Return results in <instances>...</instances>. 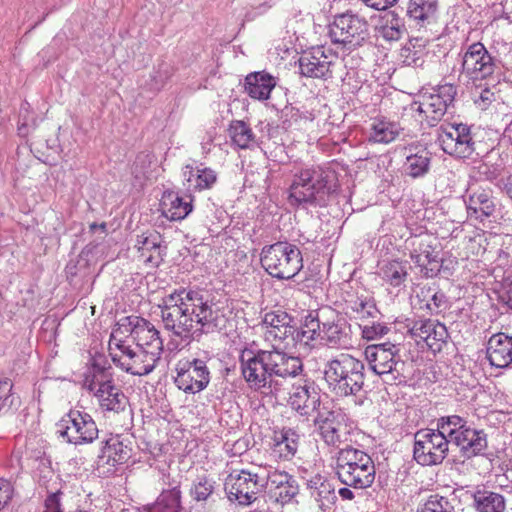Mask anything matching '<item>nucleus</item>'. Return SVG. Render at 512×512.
<instances>
[{"label": "nucleus", "instance_id": "1", "mask_svg": "<svg viewBox=\"0 0 512 512\" xmlns=\"http://www.w3.org/2000/svg\"><path fill=\"white\" fill-rule=\"evenodd\" d=\"M158 308L164 329L188 343L223 327V315L198 290L174 289L161 298Z\"/></svg>", "mask_w": 512, "mask_h": 512}, {"label": "nucleus", "instance_id": "2", "mask_svg": "<svg viewBox=\"0 0 512 512\" xmlns=\"http://www.w3.org/2000/svg\"><path fill=\"white\" fill-rule=\"evenodd\" d=\"M248 386L263 394H277L287 380L304 376L302 360L273 346L272 350H245L240 356Z\"/></svg>", "mask_w": 512, "mask_h": 512}, {"label": "nucleus", "instance_id": "3", "mask_svg": "<svg viewBox=\"0 0 512 512\" xmlns=\"http://www.w3.org/2000/svg\"><path fill=\"white\" fill-rule=\"evenodd\" d=\"M335 190L329 174L321 167L304 168L294 174L288 199L293 206L325 207Z\"/></svg>", "mask_w": 512, "mask_h": 512}, {"label": "nucleus", "instance_id": "4", "mask_svg": "<svg viewBox=\"0 0 512 512\" xmlns=\"http://www.w3.org/2000/svg\"><path fill=\"white\" fill-rule=\"evenodd\" d=\"M329 388L338 396H356L365 383V365L360 359L346 353L329 360L324 369Z\"/></svg>", "mask_w": 512, "mask_h": 512}, {"label": "nucleus", "instance_id": "5", "mask_svg": "<svg viewBox=\"0 0 512 512\" xmlns=\"http://www.w3.org/2000/svg\"><path fill=\"white\" fill-rule=\"evenodd\" d=\"M335 473L338 480L354 489H366L375 480V464L371 456L354 446L341 448L335 456Z\"/></svg>", "mask_w": 512, "mask_h": 512}, {"label": "nucleus", "instance_id": "6", "mask_svg": "<svg viewBox=\"0 0 512 512\" xmlns=\"http://www.w3.org/2000/svg\"><path fill=\"white\" fill-rule=\"evenodd\" d=\"M121 328H114L109 339V351L112 362L122 371L134 376L150 374L160 360L141 348L127 344L120 336Z\"/></svg>", "mask_w": 512, "mask_h": 512}, {"label": "nucleus", "instance_id": "7", "mask_svg": "<svg viewBox=\"0 0 512 512\" xmlns=\"http://www.w3.org/2000/svg\"><path fill=\"white\" fill-rule=\"evenodd\" d=\"M400 349L391 342L369 345L365 357L370 369L380 376L384 383L393 385L405 382L408 365L399 354Z\"/></svg>", "mask_w": 512, "mask_h": 512}, {"label": "nucleus", "instance_id": "8", "mask_svg": "<svg viewBox=\"0 0 512 512\" xmlns=\"http://www.w3.org/2000/svg\"><path fill=\"white\" fill-rule=\"evenodd\" d=\"M260 262L273 278L289 280L303 268L300 249L287 241H278L262 248Z\"/></svg>", "mask_w": 512, "mask_h": 512}, {"label": "nucleus", "instance_id": "9", "mask_svg": "<svg viewBox=\"0 0 512 512\" xmlns=\"http://www.w3.org/2000/svg\"><path fill=\"white\" fill-rule=\"evenodd\" d=\"M314 425L321 440L329 447L339 451L343 447L353 446L360 432L349 423L340 410L322 408L315 416Z\"/></svg>", "mask_w": 512, "mask_h": 512}, {"label": "nucleus", "instance_id": "10", "mask_svg": "<svg viewBox=\"0 0 512 512\" xmlns=\"http://www.w3.org/2000/svg\"><path fill=\"white\" fill-rule=\"evenodd\" d=\"M267 476L268 468L263 466H252L241 469L237 474H230L225 482L228 499L242 506L251 505L266 490L269 483Z\"/></svg>", "mask_w": 512, "mask_h": 512}, {"label": "nucleus", "instance_id": "11", "mask_svg": "<svg viewBox=\"0 0 512 512\" xmlns=\"http://www.w3.org/2000/svg\"><path fill=\"white\" fill-rule=\"evenodd\" d=\"M462 73L470 80H485L496 74H501L502 60L482 44L475 42L468 46L462 57Z\"/></svg>", "mask_w": 512, "mask_h": 512}, {"label": "nucleus", "instance_id": "12", "mask_svg": "<svg viewBox=\"0 0 512 512\" xmlns=\"http://www.w3.org/2000/svg\"><path fill=\"white\" fill-rule=\"evenodd\" d=\"M413 457L422 466L441 464L448 455L449 440L443 431L422 429L414 436Z\"/></svg>", "mask_w": 512, "mask_h": 512}, {"label": "nucleus", "instance_id": "13", "mask_svg": "<svg viewBox=\"0 0 512 512\" xmlns=\"http://www.w3.org/2000/svg\"><path fill=\"white\" fill-rule=\"evenodd\" d=\"M456 87L452 84L439 86L433 93H423L418 100L410 104V110L423 116L429 127L436 126L445 115L456 96Z\"/></svg>", "mask_w": 512, "mask_h": 512}, {"label": "nucleus", "instance_id": "14", "mask_svg": "<svg viewBox=\"0 0 512 512\" xmlns=\"http://www.w3.org/2000/svg\"><path fill=\"white\" fill-rule=\"evenodd\" d=\"M114 328H121L120 336L129 334L135 341V346L161 358L163 340L160 331L148 320L138 316H127L120 319Z\"/></svg>", "mask_w": 512, "mask_h": 512}, {"label": "nucleus", "instance_id": "15", "mask_svg": "<svg viewBox=\"0 0 512 512\" xmlns=\"http://www.w3.org/2000/svg\"><path fill=\"white\" fill-rule=\"evenodd\" d=\"M329 37L335 44H343L349 49H354L368 39V22L365 18L351 12L337 15L329 25Z\"/></svg>", "mask_w": 512, "mask_h": 512}, {"label": "nucleus", "instance_id": "16", "mask_svg": "<svg viewBox=\"0 0 512 512\" xmlns=\"http://www.w3.org/2000/svg\"><path fill=\"white\" fill-rule=\"evenodd\" d=\"M56 426L59 436L76 446L90 444L98 438V427L87 412L71 409Z\"/></svg>", "mask_w": 512, "mask_h": 512}, {"label": "nucleus", "instance_id": "17", "mask_svg": "<svg viewBox=\"0 0 512 512\" xmlns=\"http://www.w3.org/2000/svg\"><path fill=\"white\" fill-rule=\"evenodd\" d=\"M444 153L459 159L470 158L475 151L471 128L463 123H443L437 130Z\"/></svg>", "mask_w": 512, "mask_h": 512}, {"label": "nucleus", "instance_id": "18", "mask_svg": "<svg viewBox=\"0 0 512 512\" xmlns=\"http://www.w3.org/2000/svg\"><path fill=\"white\" fill-rule=\"evenodd\" d=\"M174 383L186 394H196L207 388L211 375L207 362L199 358H183L175 365Z\"/></svg>", "mask_w": 512, "mask_h": 512}, {"label": "nucleus", "instance_id": "19", "mask_svg": "<svg viewBox=\"0 0 512 512\" xmlns=\"http://www.w3.org/2000/svg\"><path fill=\"white\" fill-rule=\"evenodd\" d=\"M320 323L322 324L321 341L327 346L344 348L350 344L351 325L341 313L329 306L322 307Z\"/></svg>", "mask_w": 512, "mask_h": 512}, {"label": "nucleus", "instance_id": "20", "mask_svg": "<svg viewBox=\"0 0 512 512\" xmlns=\"http://www.w3.org/2000/svg\"><path fill=\"white\" fill-rule=\"evenodd\" d=\"M467 216L470 219L483 222L494 216L496 212L495 198L490 188L469 184L463 196Z\"/></svg>", "mask_w": 512, "mask_h": 512}, {"label": "nucleus", "instance_id": "21", "mask_svg": "<svg viewBox=\"0 0 512 512\" xmlns=\"http://www.w3.org/2000/svg\"><path fill=\"white\" fill-rule=\"evenodd\" d=\"M335 64L336 57L327 55L323 47L313 48L303 53L298 59L300 74L307 78L331 79Z\"/></svg>", "mask_w": 512, "mask_h": 512}, {"label": "nucleus", "instance_id": "22", "mask_svg": "<svg viewBox=\"0 0 512 512\" xmlns=\"http://www.w3.org/2000/svg\"><path fill=\"white\" fill-rule=\"evenodd\" d=\"M321 396L313 381L301 378L297 384L292 385L289 396V405L301 416H311L320 411Z\"/></svg>", "mask_w": 512, "mask_h": 512}, {"label": "nucleus", "instance_id": "23", "mask_svg": "<svg viewBox=\"0 0 512 512\" xmlns=\"http://www.w3.org/2000/svg\"><path fill=\"white\" fill-rule=\"evenodd\" d=\"M131 456V448L120 439V436H112L104 442L100 454L97 457V471L101 475H109L116 471L118 465H122Z\"/></svg>", "mask_w": 512, "mask_h": 512}, {"label": "nucleus", "instance_id": "24", "mask_svg": "<svg viewBox=\"0 0 512 512\" xmlns=\"http://www.w3.org/2000/svg\"><path fill=\"white\" fill-rule=\"evenodd\" d=\"M410 258L426 278L437 276L441 268V259L429 237L416 238L412 241Z\"/></svg>", "mask_w": 512, "mask_h": 512}, {"label": "nucleus", "instance_id": "25", "mask_svg": "<svg viewBox=\"0 0 512 512\" xmlns=\"http://www.w3.org/2000/svg\"><path fill=\"white\" fill-rule=\"evenodd\" d=\"M410 332L414 337L424 340L434 353L440 352L449 338L446 326L432 319L414 321Z\"/></svg>", "mask_w": 512, "mask_h": 512}, {"label": "nucleus", "instance_id": "26", "mask_svg": "<svg viewBox=\"0 0 512 512\" xmlns=\"http://www.w3.org/2000/svg\"><path fill=\"white\" fill-rule=\"evenodd\" d=\"M163 242V237L158 231L147 230L137 235L134 247L145 264L158 267L166 254V246H162Z\"/></svg>", "mask_w": 512, "mask_h": 512}, {"label": "nucleus", "instance_id": "27", "mask_svg": "<svg viewBox=\"0 0 512 512\" xmlns=\"http://www.w3.org/2000/svg\"><path fill=\"white\" fill-rule=\"evenodd\" d=\"M269 483L267 490L271 498L276 502L286 504L299 493V485L294 476L284 471L268 468Z\"/></svg>", "mask_w": 512, "mask_h": 512}, {"label": "nucleus", "instance_id": "28", "mask_svg": "<svg viewBox=\"0 0 512 512\" xmlns=\"http://www.w3.org/2000/svg\"><path fill=\"white\" fill-rule=\"evenodd\" d=\"M449 438L459 447L461 455L467 459L481 455L487 448V434L483 430L468 427L459 432H449Z\"/></svg>", "mask_w": 512, "mask_h": 512}, {"label": "nucleus", "instance_id": "29", "mask_svg": "<svg viewBox=\"0 0 512 512\" xmlns=\"http://www.w3.org/2000/svg\"><path fill=\"white\" fill-rule=\"evenodd\" d=\"M263 325L266 326L265 338L283 341L295 331L294 318L281 309L270 311L264 315Z\"/></svg>", "mask_w": 512, "mask_h": 512}, {"label": "nucleus", "instance_id": "30", "mask_svg": "<svg viewBox=\"0 0 512 512\" xmlns=\"http://www.w3.org/2000/svg\"><path fill=\"white\" fill-rule=\"evenodd\" d=\"M163 482L168 488L163 489L156 502L149 506L146 512H181L182 492L180 483L170 476H165Z\"/></svg>", "mask_w": 512, "mask_h": 512}, {"label": "nucleus", "instance_id": "31", "mask_svg": "<svg viewBox=\"0 0 512 512\" xmlns=\"http://www.w3.org/2000/svg\"><path fill=\"white\" fill-rule=\"evenodd\" d=\"M487 357L492 366L506 368L512 363V336L497 333L487 344Z\"/></svg>", "mask_w": 512, "mask_h": 512}, {"label": "nucleus", "instance_id": "32", "mask_svg": "<svg viewBox=\"0 0 512 512\" xmlns=\"http://www.w3.org/2000/svg\"><path fill=\"white\" fill-rule=\"evenodd\" d=\"M276 85L277 78L266 71H257L245 77L244 90L252 99L265 101Z\"/></svg>", "mask_w": 512, "mask_h": 512}, {"label": "nucleus", "instance_id": "33", "mask_svg": "<svg viewBox=\"0 0 512 512\" xmlns=\"http://www.w3.org/2000/svg\"><path fill=\"white\" fill-rule=\"evenodd\" d=\"M406 150L408 153L403 165L405 174L414 179L424 177L430 170L431 152L422 146L410 147Z\"/></svg>", "mask_w": 512, "mask_h": 512}, {"label": "nucleus", "instance_id": "34", "mask_svg": "<svg viewBox=\"0 0 512 512\" xmlns=\"http://www.w3.org/2000/svg\"><path fill=\"white\" fill-rule=\"evenodd\" d=\"M97 398L99 408L104 413L119 414L129 406V399L116 384L106 387L105 390H97L94 395Z\"/></svg>", "mask_w": 512, "mask_h": 512}, {"label": "nucleus", "instance_id": "35", "mask_svg": "<svg viewBox=\"0 0 512 512\" xmlns=\"http://www.w3.org/2000/svg\"><path fill=\"white\" fill-rule=\"evenodd\" d=\"M409 263L406 260L384 259L378 263V275L392 287L403 285L408 276Z\"/></svg>", "mask_w": 512, "mask_h": 512}, {"label": "nucleus", "instance_id": "36", "mask_svg": "<svg viewBox=\"0 0 512 512\" xmlns=\"http://www.w3.org/2000/svg\"><path fill=\"white\" fill-rule=\"evenodd\" d=\"M273 441V452L281 459L291 460L297 453L300 435L295 429L283 427L274 432Z\"/></svg>", "mask_w": 512, "mask_h": 512}, {"label": "nucleus", "instance_id": "37", "mask_svg": "<svg viewBox=\"0 0 512 512\" xmlns=\"http://www.w3.org/2000/svg\"><path fill=\"white\" fill-rule=\"evenodd\" d=\"M473 508L476 512H505L506 499L497 492L485 488H477L472 493Z\"/></svg>", "mask_w": 512, "mask_h": 512}, {"label": "nucleus", "instance_id": "38", "mask_svg": "<svg viewBox=\"0 0 512 512\" xmlns=\"http://www.w3.org/2000/svg\"><path fill=\"white\" fill-rule=\"evenodd\" d=\"M162 215L171 221H179L186 218L192 211V199L186 200L173 192L164 195Z\"/></svg>", "mask_w": 512, "mask_h": 512}, {"label": "nucleus", "instance_id": "39", "mask_svg": "<svg viewBox=\"0 0 512 512\" xmlns=\"http://www.w3.org/2000/svg\"><path fill=\"white\" fill-rule=\"evenodd\" d=\"M215 485L216 482L212 478L206 475L198 476L190 486L189 496L197 506L205 508L215 502Z\"/></svg>", "mask_w": 512, "mask_h": 512}, {"label": "nucleus", "instance_id": "40", "mask_svg": "<svg viewBox=\"0 0 512 512\" xmlns=\"http://www.w3.org/2000/svg\"><path fill=\"white\" fill-rule=\"evenodd\" d=\"M398 123L385 118H375L371 124L369 141L374 143H390L400 134Z\"/></svg>", "mask_w": 512, "mask_h": 512}, {"label": "nucleus", "instance_id": "41", "mask_svg": "<svg viewBox=\"0 0 512 512\" xmlns=\"http://www.w3.org/2000/svg\"><path fill=\"white\" fill-rule=\"evenodd\" d=\"M437 7V0H409L406 14L417 25L423 26L435 18Z\"/></svg>", "mask_w": 512, "mask_h": 512}, {"label": "nucleus", "instance_id": "42", "mask_svg": "<svg viewBox=\"0 0 512 512\" xmlns=\"http://www.w3.org/2000/svg\"><path fill=\"white\" fill-rule=\"evenodd\" d=\"M184 177L189 183V188L195 190L210 189L217 181V174L211 168H197L194 173L193 167L187 165L184 171Z\"/></svg>", "mask_w": 512, "mask_h": 512}, {"label": "nucleus", "instance_id": "43", "mask_svg": "<svg viewBox=\"0 0 512 512\" xmlns=\"http://www.w3.org/2000/svg\"><path fill=\"white\" fill-rule=\"evenodd\" d=\"M229 137L240 149H248L256 143L251 127L242 120H233L228 128Z\"/></svg>", "mask_w": 512, "mask_h": 512}, {"label": "nucleus", "instance_id": "44", "mask_svg": "<svg viewBox=\"0 0 512 512\" xmlns=\"http://www.w3.org/2000/svg\"><path fill=\"white\" fill-rule=\"evenodd\" d=\"M174 67L171 63L161 60L153 67L149 81L146 85L154 93L160 92L174 74Z\"/></svg>", "mask_w": 512, "mask_h": 512}, {"label": "nucleus", "instance_id": "45", "mask_svg": "<svg viewBox=\"0 0 512 512\" xmlns=\"http://www.w3.org/2000/svg\"><path fill=\"white\" fill-rule=\"evenodd\" d=\"M321 308L309 311L305 316L301 326V336L308 341L320 340L322 334V324L320 323Z\"/></svg>", "mask_w": 512, "mask_h": 512}, {"label": "nucleus", "instance_id": "46", "mask_svg": "<svg viewBox=\"0 0 512 512\" xmlns=\"http://www.w3.org/2000/svg\"><path fill=\"white\" fill-rule=\"evenodd\" d=\"M417 512H456V510L452 500L439 493H434L418 505Z\"/></svg>", "mask_w": 512, "mask_h": 512}, {"label": "nucleus", "instance_id": "47", "mask_svg": "<svg viewBox=\"0 0 512 512\" xmlns=\"http://www.w3.org/2000/svg\"><path fill=\"white\" fill-rule=\"evenodd\" d=\"M113 374L112 372L107 373H98V374H86L84 379V385L89 392H92L94 395L97 390L103 389L106 387L114 385Z\"/></svg>", "mask_w": 512, "mask_h": 512}, {"label": "nucleus", "instance_id": "48", "mask_svg": "<svg viewBox=\"0 0 512 512\" xmlns=\"http://www.w3.org/2000/svg\"><path fill=\"white\" fill-rule=\"evenodd\" d=\"M466 424L467 421L458 415L441 417L437 421V430L443 431L444 436L449 437V432L451 430H453V432H459L463 429H467L469 426Z\"/></svg>", "mask_w": 512, "mask_h": 512}, {"label": "nucleus", "instance_id": "49", "mask_svg": "<svg viewBox=\"0 0 512 512\" xmlns=\"http://www.w3.org/2000/svg\"><path fill=\"white\" fill-rule=\"evenodd\" d=\"M351 309L362 319L375 318L379 314L375 303L370 300L357 299L352 302Z\"/></svg>", "mask_w": 512, "mask_h": 512}, {"label": "nucleus", "instance_id": "50", "mask_svg": "<svg viewBox=\"0 0 512 512\" xmlns=\"http://www.w3.org/2000/svg\"><path fill=\"white\" fill-rule=\"evenodd\" d=\"M362 337L368 341L375 340L379 337L386 335L389 331L388 326L379 322H372L371 324L360 325Z\"/></svg>", "mask_w": 512, "mask_h": 512}, {"label": "nucleus", "instance_id": "51", "mask_svg": "<svg viewBox=\"0 0 512 512\" xmlns=\"http://www.w3.org/2000/svg\"><path fill=\"white\" fill-rule=\"evenodd\" d=\"M311 497L318 503L320 509L325 510V501H329L330 499L335 498L334 487L326 479L323 482V485H320Z\"/></svg>", "mask_w": 512, "mask_h": 512}, {"label": "nucleus", "instance_id": "52", "mask_svg": "<svg viewBox=\"0 0 512 512\" xmlns=\"http://www.w3.org/2000/svg\"><path fill=\"white\" fill-rule=\"evenodd\" d=\"M429 303L425 304V308L430 314H438L447 308V298L443 292L433 288L432 296H430Z\"/></svg>", "mask_w": 512, "mask_h": 512}, {"label": "nucleus", "instance_id": "53", "mask_svg": "<svg viewBox=\"0 0 512 512\" xmlns=\"http://www.w3.org/2000/svg\"><path fill=\"white\" fill-rule=\"evenodd\" d=\"M12 382L8 378L0 379V412L9 409L13 404V396L10 395Z\"/></svg>", "mask_w": 512, "mask_h": 512}, {"label": "nucleus", "instance_id": "54", "mask_svg": "<svg viewBox=\"0 0 512 512\" xmlns=\"http://www.w3.org/2000/svg\"><path fill=\"white\" fill-rule=\"evenodd\" d=\"M404 32V28L398 24L397 19L395 20V23L391 21V24H387L382 27V36L384 39L388 41H397L401 38L402 34Z\"/></svg>", "mask_w": 512, "mask_h": 512}, {"label": "nucleus", "instance_id": "55", "mask_svg": "<svg viewBox=\"0 0 512 512\" xmlns=\"http://www.w3.org/2000/svg\"><path fill=\"white\" fill-rule=\"evenodd\" d=\"M13 486L5 479L0 478V510H2L12 499Z\"/></svg>", "mask_w": 512, "mask_h": 512}, {"label": "nucleus", "instance_id": "56", "mask_svg": "<svg viewBox=\"0 0 512 512\" xmlns=\"http://www.w3.org/2000/svg\"><path fill=\"white\" fill-rule=\"evenodd\" d=\"M496 94L489 88H485L480 92V95L475 99L477 104L482 110H486L494 101H496Z\"/></svg>", "mask_w": 512, "mask_h": 512}, {"label": "nucleus", "instance_id": "57", "mask_svg": "<svg viewBox=\"0 0 512 512\" xmlns=\"http://www.w3.org/2000/svg\"><path fill=\"white\" fill-rule=\"evenodd\" d=\"M60 491L50 493L45 499V511L44 512H63L60 503Z\"/></svg>", "mask_w": 512, "mask_h": 512}, {"label": "nucleus", "instance_id": "58", "mask_svg": "<svg viewBox=\"0 0 512 512\" xmlns=\"http://www.w3.org/2000/svg\"><path fill=\"white\" fill-rule=\"evenodd\" d=\"M477 172L481 178L487 181H493L499 176L497 169L487 163H481L477 167Z\"/></svg>", "mask_w": 512, "mask_h": 512}, {"label": "nucleus", "instance_id": "59", "mask_svg": "<svg viewBox=\"0 0 512 512\" xmlns=\"http://www.w3.org/2000/svg\"><path fill=\"white\" fill-rule=\"evenodd\" d=\"M500 299L512 309V278L504 281Z\"/></svg>", "mask_w": 512, "mask_h": 512}, {"label": "nucleus", "instance_id": "60", "mask_svg": "<svg viewBox=\"0 0 512 512\" xmlns=\"http://www.w3.org/2000/svg\"><path fill=\"white\" fill-rule=\"evenodd\" d=\"M367 6L375 10H385L393 6L397 0H362Z\"/></svg>", "mask_w": 512, "mask_h": 512}, {"label": "nucleus", "instance_id": "61", "mask_svg": "<svg viewBox=\"0 0 512 512\" xmlns=\"http://www.w3.org/2000/svg\"><path fill=\"white\" fill-rule=\"evenodd\" d=\"M111 372V367L106 366V362L103 361V363L100 361V359H93V362L91 364V367L87 374H98V373H107Z\"/></svg>", "mask_w": 512, "mask_h": 512}, {"label": "nucleus", "instance_id": "62", "mask_svg": "<svg viewBox=\"0 0 512 512\" xmlns=\"http://www.w3.org/2000/svg\"><path fill=\"white\" fill-rule=\"evenodd\" d=\"M433 288L434 287L431 286H424L421 287L420 290L417 292L416 297L421 303H423L421 308H425V304L429 303L430 296H432Z\"/></svg>", "mask_w": 512, "mask_h": 512}, {"label": "nucleus", "instance_id": "63", "mask_svg": "<svg viewBox=\"0 0 512 512\" xmlns=\"http://www.w3.org/2000/svg\"><path fill=\"white\" fill-rule=\"evenodd\" d=\"M401 56L404 57V63L406 65H417L418 57H416V52L413 51L411 48H402Z\"/></svg>", "mask_w": 512, "mask_h": 512}, {"label": "nucleus", "instance_id": "64", "mask_svg": "<svg viewBox=\"0 0 512 512\" xmlns=\"http://www.w3.org/2000/svg\"><path fill=\"white\" fill-rule=\"evenodd\" d=\"M325 480L326 479L323 476L317 474L307 481V488L310 491V496H312V494L319 488L320 485H323Z\"/></svg>", "mask_w": 512, "mask_h": 512}]
</instances>
